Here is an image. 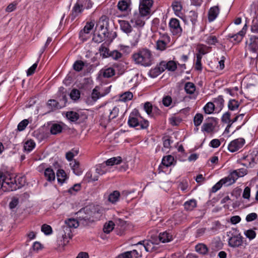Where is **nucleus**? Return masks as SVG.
<instances>
[{
    "label": "nucleus",
    "mask_w": 258,
    "mask_h": 258,
    "mask_svg": "<svg viewBox=\"0 0 258 258\" xmlns=\"http://www.w3.org/2000/svg\"><path fill=\"white\" fill-rule=\"evenodd\" d=\"M26 177L25 176H16L12 178L3 172H0V183L1 188L4 191H11L20 189L25 185Z\"/></svg>",
    "instance_id": "f257e3e1"
},
{
    "label": "nucleus",
    "mask_w": 258,
    "mask_h": 258,
    "mask_svg": "<svg viewBox=\"0 0 258 258\" xmlns=\"http://www.w3.org/2000/svg\"><path fill=\"white\" fill-rule=\"evenodd\" d=\"M127 124L131 127H136L137 130L147 129L149 122L147 120L144 119L141 116L138 109H134L130 113Z\"/></svg>",
    "instance_id": "f03ea898"
},
{
    "label": "nucleus",
    "mask_w": 258,
    "mask_h": 258,
    "mask_svg": "<svg viewBox=\"0 0 258 258\" xmlns=\"http://www.w3.org/2000/svg\"><path fill=\"white\" fill-rule=\"evenodd\" d=\"M132 58L136 63L144 67L150 66L153 63V55L151 51L147 48L133 54Z\"/></svg>",
    "instance_id": "7ed1b4c3"
},
{
    "label": "nucleus",
    "mask_w": 258,
    "mask_h": 258,
    "mask_svg": "<svg viewBox=\"0 0 258 258\" xmlns=\"http://www.w3.org/2000/svg\"><path fill=\"white\" fill-rule=\"evenodd\" d=\"M258 151L257 150H250L247 154L244 155L241 158L244 162L242 165L247 168H253L257 163L258 160Z\"/></svg>",
    "instance_id": "20e7f679"
},
{
    "label": "nucleus",
    "mask_w": 258,
    "mask_h": 258,
    "mask_svg": "<svg viewBox=\"0 0 258 258\" xmlns=\"http://www.w3.org/2000/svg\"><path fill=\"white\" fill-rule=\"evenodd\" d=\"M66 117L70 121L80 124L86 121L88 115L85 112L70 111L66 113Z\"/></svg>",
    "instance_id": "39448f33"
},
{
    "label": "nucleus",
    "mask_w": 258,
    "mask_h": 258,
    "mask_svg": "<svg viewBox=\"0 0 258 258\" xmlns=\"http://www.w3.org/2000/svg\"><path fill=\"white\" fill-rule=\"evenodd\" d=\"M218 123V119L216 117H208L201 127V131L204 134H211L214 132Z\"/></svg>",
    "instance_id": "423d86ee"
},
{
    "label": "nucleus",
    "mask_w": 258,
    "mask_h": 258,
    "mask_svg": "<svg viewBox=\"0 0 258 258\" xmlns=\"http://www.w3.org/2000/svg\"><path fill=\"white\" fill-rule=\"evenodd\" d=\"M170 31L173 35L180 36L182 33V28L180 24V21L176 18L170 19L169 22Z\"/></svg>",
    "instance_id": "0eeeda50"
},
{
    "label": "nucleus",
    "mask_w": 258,
    "mask_h": 258,
    "mask_svg": "<svg viewBox=\"0 0 258 258\" xmlns=\"http://www.w3.org/2000/svg\"><path fill=\"white\" fill-rule=\"evenodd\" d=\"M89 212L91 213L87 209L86 210L85 209H81L79 211L78 214L79 216L78 217V221L80 224L86 226L93 221V220L92 219V217Z\"/></svg>",
    "instance_id": "6e6552de"
},
{
    "label": "nucleus",
    "mask_w": 258,
    "mask_h": 258,
    "mask_svg": "<svg viewBox=\"0 0 258 258\" xmlns=\"http://www.w3.org/2000/svg\"><path fill=\"white\" fill-rule=\"evenodd\" d=\"M170 42V37L167 33H160V37L156 42V48L160 51L165 50Z\"/></svg>",
    "instance_id": "1a4fd4ad"
},
{
    "label": "nucleus",
    "mask_w": 258,
    "mask_h": 258,
    "mask_svg": "<svg viewBox=\"0 0 258 258\" xmlns=\"http://www.w3.org/2000/svg\"><path fill=\"white\" fill-rule=\"evenodd\" d=\"M153 3V0H140L139 8L140 15L142 16H147L149 15Z\"/></svg>",
    "instance_id": "9d476101"
},
{
    "label": "nucleus",
    "mask_w": 258,
    "mask_h": 258,
    "mask_svg": "<svg viewBox=\"0 0 258 258\" xmlns=\"http://www.w3.org/2000/svg\"><path fill=\"white\" fill-rule=\"evenodd\" d=\"M159 244L157 238H151V239L139 242L138 244L143 245L147 252H153L156 250V245Z\"/></svg>",
    "instance_id": "9b49d317"
},
{
    "label": "nucleus",
    "mask_w": 258,
    "mask_h": 258,
    "mask_svg": "<svg viewBox=\"0 0 258 258\" xmlns=\"http://www.w3.org/2000/svg\"><path fill=\"white\" fill-rule=\"evenodd\" d=\"M111 86L106 88L103 92L100 91V87L96 86L92 90L91 98L95 102L101 97L108 94L110 91Z\"/></svg>",
    "instance_id": "f8f14e48"
},
{
    "label": "nucleus",
    "mask_w": 258,
    "mask_h": 258,
    "mask_svg": "<svg viewBox=\"0 0 258 258\" xmlns=\"http://www.w3.org/2000/svg\"><path fill=\"white\" fill-rule=\"evenodd\" d=\"M245 143L243 138H239L232 141L228 145V149L232 153L237 151L241 148Z\"/></svg>",
    "instance_id": "ddd939ff"
},
{
    "label": "nucleus",
    "mask_w": 258,
    "mask_h": 258,
    "mask_svg": "<svg viewBox=\"0 0 258 258\" xmlns=\"http://www.w3.org/2000/svg\"><path fill=\"white\" fill-rule=\"evenodd\" d=\"M228 243L231 247H241L243 244V237L240 234L232 235L229 238Z\"/></svg>",
    "instance_id": "4468645a"
},
{
    "label": "nucleus",
    "mask_w": 258,
    "mask_h": 258,
    "mask_svg": "<svg viewBox=\"0 0 258 258\" xmlns=\"http://www.w3.org/2000/svg\"><path fill=\"white\" fill-rule=\"evenodd\" d=\"M85 7L83 5V0H78L72 10V19L73 20L75 19L79 14L83 11Z\"/></svg>",
    "instance_id": "2eb2a0df"
},
{
    "label": "nucleus",
    "mask_w": 258,
    "mask_h": 258,
    "mask_svg": "<svg viewBox=\"0 0 258 258\" xmlns=\"http://www.w3.org/2000/svg\"><path fill=\"white\" fill-rule=\"evenodd\" d=\"M174 161V157L171 155H167L164 156L162 158L161 165H159V168H161L163 172H166L165 169L171 166Z\"/></svg>",
    "instance_id": "dca6fc26"
},
{
    "label": "nucleus",
    "mask_w": 258,
    "mask_h": 258,
    "mask_svg": "<svg viewBox=\"0 0 258 258\" xmlns=\"http://www.w3.org/2000/svg\"><path fill=\"white\" fill-rule=\"evenodd\" d=\"M238 175L236 170H233L229 173L228 176L222 179V181H224L226 185H230L234 183L238 179Z\"/></svg>",
    "instance_id": "f3484780"
},
{
    "label": "nucleus",
    "mask_w": 258,
    "mask_h": 258,
    "mask_svg": "<svg viewBox=\"0 0 258 258\" xmlns=\"http://www.w3.org/2000/svg\"><path fill=\"white\" fill-rule=\"evenodd\" d=\"M248 49L253 53L257 52L258 50V36L250 35L249 37Z\"/></svg>",
    "instance_id": "a211bd4d"
},
{
    "label": "nucleus",
    "mask_w": 258,
    "mask_h": 258,
    "mask_svg": "<svg viewBox=\"0 0 258 258\" xmlns=\"http://www.w3.org/2000/svg\"><path fill=\"white\" fill-rule=\"evenodd\" d=\"M164 71V68L161 66V62H160L154 68H152L150 70L148 75L150 77L155 78L158 77Z\"/></svg>",
    "instance_id": "6ab92c4d"
},
{
    "label": "nucleus",
    "mask_w": 258,
    "mask_h": 258,
    "mask_svg": "<svg viewBox=\"0 0 258 258\" xmlns=\"http://www.w3.org/2000/svg\"><path fill=\"white\" fill-rule=\"evenodd\" d=\"M220 13V9L218 6L211 7L208 12V21L210 22L214 21Z\"/></svg>",
    "instance_id": "aec40b11"
},
{
    "label": "nucleus",
    "mask_w": 258,
    "mask_h": 258,
    "mask_svg": "<svg viewBox=\"0 0 258 258\" xmlns=\"http://www.w3.org/2000/svg\"><path fill=\"white\" fill-rule=\"evenodd\" d=\"M158 242L166 243L170 242L173 240V236L169 231H164L161 232L158 236Z\"/></svg>",
    "instance_id": "412c9836"
},
{
    "label": "nucleus",
    "mask_w": 258,
    "mask_h": 258,
    "mask_svg": "<svg viewBox=\"0 0 258 258\" xmlns=\"http://www.w3.org/2000/svg\"><path fill=\"white\" fill-rule=\"evenodd\" d=\"M243 36L239 32L236 34L229 33L226 36V38L233 44H238L241 41Z\"/></svg>",
    "instance_id": "4be33fe9"
},
{
    "label": "nucleus",
    "mask_w": 258,
    "mask_h": 258,
    "mask_svg": "<svg viewBox=\"0 0 258 258\" xmlns=\"http://www.w3.org/2000/svg\"><path fill=\"white\" fill-rule=\"evenodd\" d=\"M141 254L139 253L136 249L131 251H127L119 254L117 258H138L141 256Z\"/></svg>",
    "instance_id": "5701e85b"
},
{
    "label": "nucleus",
    "mask_w": 258,
    "mask_h": 258,
    "mask_svg": "<svg viewBox=\"0 0 258 258\" xmlns=\"http://www.w3.org/2000/svg\"><path fill=\"white\" fill-rule=\"evenodd\" d=\"M131 0H120L117 3V8L121 12L130 10Z\"/></svg>",
    "instance_id": "b1692460"
},
{
    "label": "nucleus",
    "mask_w": 258,
    "mask_h": 258,
    "mask_svg": "<svg viewBox=\"0 0 258 258\" xmlns=\"http://www.w3.org/2000/svg\"><path fill=\"white\" fill-rule=\"evenodd\" d=\"M177 62L174 60H169L167 62L166 61H161V66L164 68V71L167 69L169 71L174 72L177 69Z\"/></svg>",
    "instance_id": "393cba45"
},
{
    "label": "nucleus",
    "mask_w": 258,
    "mask_h": 258,
    "mask_svg": "<svg viewBox=\"0 0 258 258\" xmlns=\"http://www.w3.org/2000/svg\"><path fill=\"white\" fill-rule=\"evenodd\" d=\"M132 34H131L130 38V42L132 46H135L139 42L141 33L140 30L138 29L136 32L134 31V32H132Z\"/></svg>",
    "instance_id": "a878e982"
},
{
    "label": "nucleus",
    "mask_w": 258,
    "mask_h": 258,
    "mask_svg": "<svg viewBox=\"0 0 258 258\" xmlns=\"http://www.w3.org/2000/svg\"><path fill=\"white\" fill-rule=\"evenodd\" d=\"M36 147L35 142L32 139L27 140L23 146V151L27 153L31 152Z\"/></svg>",
    "instance_id": "bb28decb"
},
{
    "label": "nucleus",
    "mask_w": 258,
    "mask_h": 258,
    "mask_svg": "<svg viewBox=\"0 0 258 258\" xmlns=\"http://www.w3.org/2000/svg\"><path fill=\"white\" fill-rule=\"evenodd\" d=\"M44 175L47 181L49 182H51L55 180V173L51 167L46 168L44 170Z\"/></svg>",
    "instance_id": "cd10ccee"
},
{
    "label": "nucleus",
    "mask_w": 258,
    "mask_h": 258,
    "mask_svg": "<svg viewBox=\"0 0 258 258\" xmlns=\"http://www.w3.org/2000/svg\"><path fill=\"white\" fill-rule=\"evenodd\" d=\"M99 74L104 78H109L115 75V70L111 67L102 69L99 71Z\"/></svg>",
    "instance_id": "c85d7f7f"
},
{
    "label": "nucleus",
    "mask_w": 258,
    "mask_h": 258,
    "mask_svg": "<svg viewBox=\"0 0 258 258\" xmlns=\"http://www.w3.org/2000/svg\"><path fill=\"white\" fill-rule=\"evenodd\" d=\"M120 29L126 34L132 32V27L128 21L125 20H119Z\"/></svg>",
    "instance_id": "c756f323"
},
{
    "label": "nucleus",
    "mask_w": 258,
    "mask_h": 258,
    "mask_svg": "<svg viewBox=\"0 0 258 258\" xmlns=\"http://www.w3.org/2000/svg\"><path fill=\"white\" fill-rule=\"evenodd\" d=\"M57 181L62 185L68 179V176L63 169H58L56 173Z\"/></svg>",
    "instance_id": "7c9ffc66"
},
{
    "label": "nucleus",
    "mask_w": 258,
    "mask_h": 258,
    "mask_svg": "<svg viewBox=\"0 0 258 258\" xmlns=\"http://www.w3.org/2000/svg\"><path fill=\"white\" fill-rule=\"evenodd\" d=\"M195 250L203 255L208 254L209 248L207 246L202 243H199L195 246Z\"/></svg>",
    "instance_id": "2f4dec72"
},
{
    "label": "nucleus",
    "mask_w": 258,
    "mask_h": 258,
    "mask_svg": "<svg viewBox=\"0 0 258 258\" xmlns=\"http://www.w3.org/2000/svg\"><path fill=\"white\" fill-rule=\"evenodd\" d=\"M224 100L222 95H219L217 98L213 99V103L215 104V108L219 111H221L224 105Z\"/></svg>",
    "instance_id": "473e14b6"
},
{
    "label": "nucleus",
    "mask_w": 258,
    "mask_h": 258,
    "mask_svg": "<svg viewBox=\"0 0 258 258\" xmlns=\"http://www.w3.org/2000/svg\"><path fill=\"white\" fill-rule=\"evenodd\" d=\"M184 209L186 211H191L197 206L196 200L192 199L184 202L183 204Z\"/></svg>",
    "instance_id": "72a5a7b5"
},
{
    "label": "nucleus",
    "mask_w": 258,
    "mask_h": 258,
    "mask_svg": "<svg viewBox=\"0 0 258 258\" xmlns=\"http://www.w3.org/2000/svg\"><path fill=\"white\" fill-rule=\"evenodd\" d=\"M172 7L175 14L180 17V15H182V6L181 3L178 1H175L172 4Z\"/></svg>",
    "instance_id": "f704fd0d"
},
{
    "label": "nucleus",
    "mask_w": 258,
    "mask_h": 258,
    "mask_svg": "<svg viewBox=\"0 0 258 258\" xmlns=\"http://www.w3.org/2000/svg\"><path fill=\"white\" fill-rule=\"evenodd\" d=\"M73 172L77 175L79 176L83 173V169L80 167L79 161L75 160L73 163H70Z\"/></svg>",
    "instance_id": "c9c22d12"
},
{
    "label": "nucleus",
    "mask_w": 258,
    "mask_h": 258,
    "mask_svg": "<svg viewBox=\"0 0 258 258\" xmlns=\"http://www.w3.org/2000/svg\"><path fill=\"white\" fill-rule=\"evenodd\" d=\"M47 105L49 109L51 111L56 110L57 109H60L62 107V105L60 104V103L54 99L49 100L48 101Z\"/></svg>",
    "instance_id": "e433bc0d"
},
{
    "label": "nucleus",
    "mask_w": 258,
    "mask_h": 258,
    "mask_svg": "<svg viewBox=\"0 0 258 258\" xmlns=\"http://www.w3.org/2000/svg\"><path fill=\"white\" fill-rule=\"evenodd\" d=\"M145 16L138 15L136 17H135L131 20L132 23H135V25L137 27H142L144 26L145 22L144 20L143 17Z\"/></svg>",
    "instance_id": "4c0bfd02"
},
{
    "label": "nucleus",
    "mask_w": 258,
    "mask_h": 258,
    "mask_svg": "<svg viewBox=\"0 0 258 258\" xmlns=\"http://www.w3.org/2000/svg\"><path fill=\"white\" fill-rule=\"evenodd\" d=\"M122 162V159L121 157H112L105 162H104L105 165L107 166H113L114 165H117L120 164Z\"/></svg>",
    "instance_id": "58836bf2"
},
{
    "label": "nucleus",
    "mask_w": 258,
    "mask_h": 258,
    "mask_svg": "<svg viewBox=\"0 0 258 258\" xmlns=\"http://www.w3.org/2000/svg\"><path fill=\"white\" fill-rule=\"evenodd\" d=\"M63 127L58 123H52L50 127V132L52 135H57L62 132Z\"/></svg>",
    "instance_id": "ea45409f"
},
{
    "label": "nucleus",
    "mask_w": 258,
    "mask_h": 258,
    "mask_svg": "<svg viewBox=\"0 0 258 258\" xmlns=\"http://www.w3.org/2000/svg\"><path fill=\"white\" fill-rule=\"evenodd\" d=\"M32 136L41 142L46 139V136L44 132L41 130H37L34 131L32 133Z\"/></svg>",
    "instance_id": "a19ab883"
},
{
    "label": "nucleus",
    "mask_w": 258,
    "mask_h": 258,
    "mask_svg": "<svg viewBox=\"0 0 258 258\" xmlns=\"http://www.w3.org/2000/svg\"><path fill=\"white\" fill-rule=\"evenodd\" d=\"M120 196V192L118 190H114L109 195L108 201L112 204H115L118 201Z\"/></svg>",
    "instance_id": "79ce46f5"
},
{
    "label": "nucleus",
    "mask_w": 258,
    "mask_h": 258,
    "mask_svg": "<svg viewBox=\"0 0 258 258\" xmlns=\"http://www.w3.org/2000/svg\"><path fill=\"white\" fill-rule=\"evenodd\" d=\"M99 51L100 53V55L102 58H105L109 57V52L110 50L109 49L106 47L104 43H103L101 45L99 48Z\"/></svg>",
    "instance_id": "37998d69"
},
{
    "label": "nucleus",
    "mask_w": 258,
    "mask_h": 258,
    "mask_svg": "<svg viewBox=\"0 0 258 258\" xmlns=\"http://www.w3.org/2000/svg\"><path fill=\"white\" fill-rule=\"evenodd\" d=\"M64 224L71 228H76L80 224L78 220L74 218H69L65 220Z\"/></svg>",
    "instance_id": "c03bdc74"
},
{
    "label": "nucleus",
    "mask_w": 258,
    "mask_h": 258,
    "mask_svg": "<svg viewBox=\"0 0 258 258\" xmlns=\"http://www.w3.org/2000/svg\"><path fill=\"white\" fill-rule=\"evenodd\" d=\"M184 90L187 94H192L196 90V86L192 82H187L184 85Z\"/></svg>",
    "instance_id": "a18cd8bd"
},
{
    "label": "nucleus",
    "mask_w": 258,
    "mask_h": 258,
    "mask_svg": "<svg viewBox=\"0 0 258 258\" xmlns=\"http://www.w3.org/2000/svg\"><path fill=\"white\" fill-rule=\"evenodd\" d=\"M133 93L130 91H126L119 95V100L123 102H126L132 99Z\"/></svg>",
    "instance_id": "49530a36"
},
{
    "label": "nucleus",
    "mask_w": 258,
    "mask_h": 258,
    "mask_svg": "<svg viewBox=\"0 0 258 258\" xmlns=\"http://www.w3.org/2000/svg\"><path fill=\"white\" fill-rule=\"evenodd\" d=\"M215 108L214 103L209 102L205 105L203 109L206 114H210L213 112Z\"/></svg>",
    "instance_id": "de8ad7c7"
},
{
    "label": "nucleus",
    "mask_w": 258,
    "mask_h": 258,
    "mask_svg": "<svg viewBox=\"0 0 258 258\" xmlns=\"http://www.w3.org/2000/svg\"><path fill=\"white\" fill-rule=\"evenodd\" d=\"M239 103L235 99H230L228 103V108L229 110L234 111L238 109Z\"/></svg>",
    "instance_id": "09e8293b"
},
{
    "label": "nucleus",
    "mask_w": 258,
    "mask_h": 258,
    "mask_svg": "<svg viewBox=\"0 0 258 258\" xmlns=\"http://www.w3.org/2000/svg\"><path fill=\"white\" fill-rule=\"evenodd\" d=\"M204 119L203 115L200 113L196 114L194 117V123L196 127L199 126L202 123Z\"/></svg>",
    "instance_id": "8fccbe9b"
},
{
    "label": "nucleus",
    "mask_w": 258,
    "mask_h": 258,
    "mask_svg": "<svg viewBox=\"0 0 258 258\" xmlns=\"http://www.w3.org/2000/svg\"><path fill=\"white\" fill-rule=\"evenodd\" d=\"M107 172L106 165L103 162L96 165V172L99 175H103Z\"/></svg>",
    "instance_id": "3c124183"
},
{
    "label": "nucleus",
    "mask_w": 258,
    "mask_h": 258,
    "mask_svg": "<svg viewBox=\"0 0 258 258\" xmlns=\"http://www.w3.org/2000/svg\"><path fill=\"white\" fill-rule=\"evenodd\" d=\"M56 98L62 107L66 106L68 101L67 94H56Z\"/></svg>",
    "instance_id": "603ef678"
},
{
    "label": "nucleus",
    "mask_w": 258,
    "mask_h": 258,
    "mask_svg": "<svg viewBox=\"0 0 258 258\" xmlns=\"http://www.w3.org/2000/svg\"><path fill=\"white\" fill-rule=\"evenodd\" d=\"M85 64L84 61L82 60H76L73 64V69L76 72H79L82 70Z\"/></svg>",
    "instance_id": "864d4df0"
},
{
    "label": "nucleus",
    "mask_w": 258,
    "mask_h": 258,
    "mask_svg": "<svg viewBox=\"0 0 258 258\" xmlns=\"http://www.w3.org/2000/svg\"><path fill=\"white\" fill-rule=\"evenodd\" d=\"M122 56V53L117 50H113L110 51L109 52V57H111L112 59L115 60H119Z\"/></svg>",
    "instance_id": "5fc2aeb1"
},
{
    "label": "nucleus",
    "mask_w": 258,
    "mask_h": 258,
    "mask_svg": "<svg viewBox=\"0 0 258 258\" xmlns=\"http://www.w3.org/2000/svg\"><path fill=\"white\" fill-rule=\"evenodd\" d=\"M119 111V109L118 107L116 106L114 107L113 109L110 110L108 118L107 119V122H109L111 120L115 118L118 115Z\"/></svg>",
    "instance_id": "6e6d98bb"
},
{
    "label": "nucleus",
    "mask_w": 258,
    "mask_h": 258,
    "mask_svg": "<svg viewBox=\"0 0 258 258\" xmlns=\"http://www.w3.org/2000/svg\"><path fill=\"white\" fill-rule=\"evenodd\" d=\"M72 229V228L69 227L68 226H67L66 225L64 224L62 226V230L63 232L62 235L69 238H72L73 236Z\"/></svg>",
    "instance_id": "4d7b16f0"
},
{
    "label": "nucleus",
    "mask_w": 258,
    "mask_h": 258,
    "mask_svg": "<svg viewBox=\"0 0 258 258\" xmlns=\"http://www.w3.org/2000/svg\"><path fill=\"white\" fill-rule=\"evenodd\" d=\"M202 56L200 54H196V62L195 66V69L197 71H202L203 70L202 64Z\"/></svg>",
    "instance_id": "13d9d810"
},
{
    "label": "nucleus",
    "mask_w": 258,
    "mask_h": 258,
    "mask_svg": "<svg viewBox=\"0 0 258 258\" xmlns=\"http://www.w3.org/2000/svg\"><path fill=\"white\" fill-rule=\"evenodd\" d=\"M114 224L110 221L108 223H106L103 227V231L104 233L108 234L114 228Z\"/></svg>",
    "instance_id": "bf43d9fd"
},
{
    "label": "nucleus",
    "mask_w": 258,
    "mask_h": 258,
    "mask_svg": "<svg viewBox=\"0 0 258 258\" xmlns=\"http://www.w3.org/2000/svg\"><path fill=\"white\" fill-rule=\"evenodd\" d=\"M29 121L27 119H23L20 121L18 126L17 130L19 132H22L25 130L28 124H29Z\"/></svg>",
    "instance_id": "052dcab7"
},
{
    "label": "nucleus",
    "mask_w": 258,
    "mask_h": 258,
    "mask_svg": "<svg viewBox=\"0 0 258 258\" xmlns=\"http://www.w3.org/2000/svg\"><path fill=\"white\" fill-rule=\"evenodd\" d=\"M70 96L72 100H77L80 97V92L77 89H73L70 94Z\"/></svg>",
    "instance_id": "680f3d73"
},
{
    "label": "nucleus",
    "mask_w": 258,
    "mask_h": 258,
    "mask_svg": "<svg viewBox=\"0 0 258 258\" xmlns=\"http://www.w3.org/2000/svg\"><path fill=\"white\" fill-rule=\"evenodd\" d=\"M231 115V114L229 111L225 112L221 117V122L225 124L230 122Z\"/></svg>",
    "instance_id": "e2e57ef3"
},
{
    "label": "nucleus",
    "mask_w": 258,
    "mask_h": 258,
    "mask_svg": "<svg viewBox=\"0 0 258 258\" xmlns=\"http://www.w3.org/2000/svg\"><path fill=\"white\" fill-rule=\"evenodd\" d=\"M81 184H75L73 186L68 189V192L71 195H75L77 192L81 189Z\"/></svg>",
    "instance_id": "0e129e2a"
},
{
    "label": "nucleus",
    "mask_w": 258,
    "mask_h": 258,
    "mask_svg": "<svg viewBox=\"0 0 258 258\" xmlns=\"http://www.w3.org/2000/svg\"><path fill=\"white\" fill-rule=\"evenodd\" d=\"M78 153V150L72 149L71 151L66 153V158L69 161H71L73 160L74 157L77 155Z\"/></svg>",
    "instance_id": "69168bd1"
},
{
    "label": "nucleus",
    "mask_w": 258,
    "mask_h": 258,
    "mask_svg": "<svg viewBox=\"0 0 258 258\" xmlns=\"http://www.w3.org/2000/svg\"><path fill=\"white\" fill-rule=\"evenodd\" d=\"M94 26V22L93 21L88 22L86 24V25L84 26V28L82 30L83 32H86V33H88L89 34L90 31L93 28Z\"/></svg>",
    "instance_id": "338daca9"
},
{
    "label": "nucleus",
    "mask_w": 258,
    "mask_h": 258,
    "mask_svg": "<svg viewBox=\"0 0 258 258\" xmlns=\"http://www.w3.org/2000/svg\"><path fill=\"white\" fill-rule=\"evenodd\" d=\"M153 107L152 104L149 102H146L144 105V110L149 115H151Z\"/></svg>",
    "instance_id": "774afa93"
}]
</instances>
